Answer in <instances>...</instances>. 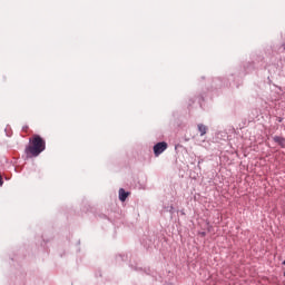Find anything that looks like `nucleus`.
I'll use <instances>...</instances> for the list:
<instances>
[{
  "mask_svg": "<svg viewBox=\"0 0 285 285\" xmlns=\"http://www.w3.org/2000/svg\"><path fill=\"white\" fill-rule=\"evenodd\" d=\"M45 150L46 140L39 135H35L32 139H30V145L26 148V153L29 157H39Z\"/></svg>",
  "mask_w": 285,
  "mask_h": 285,
  "instance_id": "obj_1",
  "label": "nucleus"
},
{
  "mask_svg": "<svg viewBox=\"0 0 285 285\" xmlns=\"http://www.w3.org/2000/svg\"><path fill=\"white\" fill-rule=\"evenodd\" d=\"M166 148H168V144L166 142H158L154 146V153L156 157H159V155H161V153H164V150H166Z\"/></svg>",
  "mask_w": 285,
  "mask_h": 285,
  "instance_id": "obj_2",
  "label": "nucleus"
},
{
  "mask_svg": "<svg viewBox=\"0 0 285 285\" xmlns=\"http://www.w3.org/2000/svg\"><path fill=\"white\" fill-rule=\"evenodd\" d=\"M119 199H120V202L128 199V193H126V190H124V188L119 189Z\"/></svg>",
  "mask_w": 285,
  "mask_h": 285,
  "instance_id": "obj_3",
  "label": "nucleus"
},
{
  "mask_svg": "<svg viewBox=\"0 0 285 285\" xmlns=\"http://www.w3.org/2000/svg\"><path fill=\"white\" fill-rule=\"evenodd\" d=\"M198 130L200 132V136L204 137V135H206L207 130H208V127H206V125H202L199 124L198 125Z\"/></svg>",
  "mask_w": 285,
  "mask_h": 285,
  "instance_id": "obj_4",
  "label": "nucleus"
},
{
  "mask_svg": "<svg viewBox=\"0 0 285 285\" xmlns=\"http://www.w3.org/2000/svg\"><path fill=\"white\" fill-rule=\"evenodd\" d=\"M273 139L276 144H279V146H284L285 144V139L279 136H275Z\"/></svg>",
  "mask_w": 285,
  "mask_h": 285,
  "instance_id": "obj_5",
  "label": "nucleus"
},
{
  "mask_svg": "<svg viewBox=\"0 0 285 285\" xmlns=\"http://www.w3.org/2000/svg\"><path fill=\"white\" fill-rule=\"evenodd\" d=\"M0 186H3V177L0 175Z\"/></svg>",
  "mask_w": 285,
  "mask_h": 285,
  "instance_id": "obj_6",
  "label": "nucleus"
},
{
  "mask_svg": "<svg viewBox=\"0 0 285 285\" xmlns=\"http://www.w3.org/2000/svg\"><path fill=\"white\" fill-rule=\"evenodd\" d=\"M284 266H285V261L283 262Z\"/></svg>",
  "mask_w": 285,
  "mask_h": 285,
  "instance_id": "obj_7",
  "label": "nucleus"
}]
</instances>
